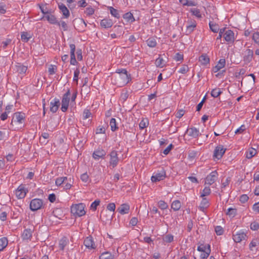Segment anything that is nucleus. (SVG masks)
Wrapping results in <instances>:
<instances>
[{
    "label": "nucleus",
    "mask_w": 259,
    "mask_h": 259,
    "mask_svg": "<svg viewBox=\"0 0 259 259\" xmlns=\"http://www.w3.org/2000/svg\"><path fill=\"white\" fill-rule=\"evenodd\" d=\"M227 215H228L229 217L233 218L237 214V209L235 208H229L226 212Z\"/></svg>",
    "instance_id": "f704fd0d"
},
{
    "label": "nucleus",
    "mask_w": 259,
    "mask_h": 259,
    "mask_svg": "<svg viewBox=\"0 0 259 259\" xmlns=\"http://www.w3.org/2000/svg\"><path fill=\"white\" fill-rule=\"evenodd\" d=\"M155 64L157 67L162 68L165 65V62L159 55V57L156 59Z\"/></svg>",
    "instance_id": "bb28decb"
},
{
    "label": "nucleus",
    "mask_w": 259,
    "mask_h": 259,
    "mask_svg": "<svg viewBox=\"0 0 259 259\" xmlns=\"http://www.w3.org/2000/svg\"><path fill=\"white\" fill-rule=\"evenodd\" d=\"M109 10H110V14L114 16L115 18H119L120 17V15L118 13V11L114 9L112 7H109L108 8Z\"/></svg>",
    "instance_id": "58836bf2"
},
{
    "label": "nucleus",
    "mask_w": 259,
    "mask_h": 259,
    "mask_svg": "<svg viewBox=\"0 0 259 259\" xmlns=\"http://www.w3.org/2000/svg\"><path fill=\"white\" fill-rule=\"evenodd\" d=\"M146 42H147V45H148V46H149V47H151V48H154V47H156V46L157 45V42H156L155 39L153 37H150V38H148Z\"/></svg>",
    "instance_id": "c9c22d12"
},
{
    "label": "nucleus",
    "mask_w": 259,
    "mask_h": 259,
    "mask_svg": "<svg viewBox=\"0 0 259 259\" xmlns=\"http://www.w3.org/2000/svg\"><path fill=\"white\" fill-rule=\"evenodd\" d=\"M190 12L192 13L193 15L196 16L198 18H201L202 17L200 11L198 9H191L190 10Z\"/></svg>",
    "instance_id": "37998d69"
},
{
    "label": "nucleus",
    "mask_w": 259,
    "mask_h": 259,
    "mask_svg": "<svg viewBox=\"0 0 259 259\" xmlns=\"http://www.w3.org/2000/svg\"><path fill=\"white\" fill-rule=\"evenodd\" d=\"M180 3H181L183 6H195L197 3L193 1L189 0H179Z\"/></svg>",
    "instance_id": "7c9ffc66"
},
{
    "label": "nucleus",
    "mask_w": 259,
    "mask_h": 259,
    "mask_svg": "<svg viewBox=\"0 0 259 259\" xmlns=\"http://www.w3.org/2000/svg\"><path fill=\"white\" fill-rule=\"evenodd\" d=\"M101 26L104 28H109L112 27L113 22L112 20L109 19H104L100 22Z\"/></svg>",
    "instance_id": "412c9836"
},
{
    "label": "nucleus",
    "mask_w": 259,
    "mask_h": 259,
    "mask_svg": "<svg viewBox=\"0 0 259 259\" xmlns=\"http://www.w3.org/2000/svg\"><path fill=\"white\" fill-rule=\"evenodd\" d=\"M181 207V203L180 201L179 200H175L174 201L171 205V207L172 209H173L175 211H177L180 209V208Z\"/></svg>",
    "instance_id": "72a5a7b5"
},
{
    "label": "nucleus",
    "mask_w": 259,
    "mask_h": 259,
    "mask_svg": "<svg viewBox=\"0 0 259 259\" xmlns=\"http://www.w3.org/2000/svg\"><path fill=\"white\" fill-rule=\"evenodd\" d=\"M107 208L108 210L111 211H114L115 209V204L114 203H109L107 206Z\"/></svg>",
    "instance_id": "e2e57ef3"
},
{
    "label": "nucleus",
    "mask_w": 259,
    "mask_h": 259,
    "mask_svg": "<svg viewBox=\"0 0 259 259\" xmlns=\"http://www.w3.org/2000/svg\"><path fill=\"white\" fill-rule=\"evenodd\" d=\"M253 52L250 49H247L245 52V55L243 57V61L246 64L250 63L253 58Z\"/></svg>",
    "instance_id": "ddd939ff"
},
{
    "label": "nucleus",
    "mask_w": 259,
    "mask_h": 259,
    "mask_svg": "<svg viewBox=\"0 0 259 259\" xmlns=\"http://www.w3.org/2000/svg\"><path fill=\"white\" fill-rule=\"evenodd\" d=\"M245 130V126L244 125H242L239 128L237 129L235 133V134H241Z\"/></svg>",
    "instance_id": "338daca9"
},
{
    "label": "nucleus",
    "mask_w": 259,
    "mask_h": 259,
    "mask_svg": "<svg viewBox=\"0 0 259 259\" xmlns=\"http://www.w3.org/2000/svg\"><path fill=\"white\" fill-rule=\"evenodd\" d=\"M32 231L30 229H27L24 230L22 235V237L23 240L30 239L32 237Z\"/></svg>",
    "instance_id": "393cba45"
},
{
    "label": "nucleus",
    "mask_w": 259,
    "mask_h": 259,
    "mask_svg": "<svg viewBox=\"0 0 259 259\" xmlns=\"http://www.w3.org/2000/svg\"><path fill=\"white\" fill-rule=\"evenodd\" d=\"M215 231L218 235H221L224 232L223 229L221 226H217L215 228Z\"/></svg>",
    "instance_id": "4d7b16f0"
},
{
    "label": "nucleus",
    "mask_w": 259,
    "mask_h": 259,
    "mask_svg": "<svg viewBox=\"0 0 259 259\" xmlns=\"http://www.w3.org/2000/svg\"><path fill=\"white\" fill-rule=\"evenodd\" d=\"M209 206V201L206 198L202 197V200L199 207L200 210L202 211H204L205 209H206Z\"/></svg>",
    "instance_id": "4be33fe9"
},
{
    "label": "nucleus",
    "mask_w": 259,
    "mask_h": 259,
    "mask_svg": "<svg viewBox=\"0 0 259 259\" xmlns=\"http://www.w3.org/2000/svg\"><path fill=\"white\" fill-rule=\"evenodd\" d=\"M84 13L88 16H91L94 14L95 9L91 7H88L86 8Z\"/></svg>",
    "instance_id": "09e8293b"
},
{
    "label": "nucleus",
    "mask_w": 259,
    "mask_h": 259,
    "mask_svg": "<svg viewBox=\"0 0 259 259\" xmlns=\"http://www.w3.org/2000/svg\"><path fill=\"white\" fill-rule=\"evenodd\" d=\"M27 69V67L20 63H17L15 65V70L19 73L22 74L24 73Z\"/></svg>",
    "instance_id": "b1692460"
},
{
    "label": "nucleus",
    "mask_w": 259,
    "mask_h": 259,
    "mask_svg": "<svg viewBox=\"0 0 259 259\" xmlns=\"http://www.w3.org/2000/svg\"><path fill=\"white\" fill-rule=\"evenodd\" d=\"M27 192V190L25 189L24 186L20 185L16 190V195L18 199H22L25 197Z\"/></svg>",
    "instance_id": "6e6552de"
},
{
    "label": "nucleus",
    "mask_w": 259,
    "mask_h": 259,
    "mask_svg": "<svg viewBox=\"0 0 259 259\" xmlns=\"http://www.w3.org/2000/svg\"><path fill=\"white\" fill-rule=\"evenodd\" d=\"M28 35H29L27 32H22V33L21 34V39L25 42H27L30 38V37L28 36Z\"/></svg>",
    "instance_id": "3c124183"
},
{
    "label": "nucleus",
    "mask_w": 259,
    "mask_h": 259,
    "mask_svg": "<svg viewBox=\"0 0 259 259\" xmlns=\"http://www.w3.org/2000/svg\"><path fill=\"white\" fill-rule=\"evenodd\" d=\"M69 47L70 49V64L74 65L77 63L75 55V45L74 44H70Z\"/></svg>",
    "instance_id": "4468645a"
},
{
    "label": "nucleus",
    "mask_w": 259,
    "mask_h": 259,
    "mask_svg": "<svg viewBox=\"0 0 259 259\" xmlns=\"http://www.w3.org/2000/svg\"><path fill=\"white\" fill-rule=\"evenodd\" d=\"M100 259H113V256L109 252H105L100 255Z\"/></svg>",
    "instance_id": "a19ab883"
},
{
    "label": "nucleus",
    "mask_w": 259,
    "mask_h": 259,
    "mask_svg": "<svg viewBox=\"0 0 259 259\" xmlns=\"http://www.w3.org/2000/svg\"><path fill=\"white\" fill-rule=\"evenodd\" d=\"M24 113L16 112L14 114L11 124L12 125L21 124L22 125L24 120Z\"/></svg>",
    "instance_id": "f03ea898"
},
{
    "label": "nucleus",
    "mask_w": 259,
    "mask_h": 259,
    "mask_svg": "<svg viewBox=\"0 0 259 259\" xmlns=\"http://www.w3.org/2000/svg\"><path fill=\"white\" fill-rule=\"evenodd\" d=\"M247 236L243 232H238L235 234H233V239L235 242L239 243L246 239Z\"/></svg>",
    "instance_id": "9d476101"
},
{
    "label": "nucleus",
    "mask_w": 259,
    "mask_h": 259,
    "mask_svg": "<svg viewBox=\"0 0 259 259\" xmlns=\"http://www.w3.org/2000/svg\"><path fill=\"white\" fill-rule=\"evenodd\" d=\"M67 180V178L66 177H60L56 180L55 184L57 186H61L64 183H65L66 181Z\"/></svg>",
    "instance_id": "ea45409f"
},
{
    "label": "nucleus",
    "mask_w": 259,
    "mask_h": 259,
    "mask_svg": "<svg viewBox=\"0 0 259 259\" xmlns=\"http://www.w3.org/2000/svg\"><path fill=\"white\" fill-rule=\"evenodd\" d=\"M100 201L99 200H96L94 201L91 205V208L94 210H96L97 207L100 204Z\"/></svg>",
    "instance_id": "6e6d98bb"
},
{
    "label": "nucleus",
    "mask_w": 259,
    "mask_h": 259,
    "mask_svg": "<svg viewBox=\"0 0 259 259\" xmlns=\"http://www.w3.org/2000/svg\"><path fill=\"white\" fill-rule=\"evenodd\" d=\"M58 7L64 17L68 18L70 16V12L66 6L62 3H61L58 4Z\"/></svg>",
    "instance_id": "a211bd4d"
},
{
    "label": "nucleus",
    "mask_w": 259,
    "mask_h": 259,
    "mask_svg": "<svg viewBox=\"0 0 259 259\" xmlns=\"http://www.w3.org/2000/svg\"><path fill=\"white\" fill-rule=\"evenodd\" d=\"M256 154L255 151V149L253 148H251L249 151L246 152V157L248 159H250L254 156Z\"/></svg>",
    "instance_id": "49530a36"
},
{
    "label": "nucleus",
    "mask_w": 259,
    "mask_h": 259,
    "mask_svg": "<svg viewBox=\"0 0 259 259\" xmlns=\"http://www.w3.org/2000/svg\"><path fill=\"white\" fill-rule=\"evenodd\" d=\"M47 20L52 24H57L58 23V21L57 20L56 17L53 15L50 14L45 16Z\"/></svg>",
    "instance_id": "cd10ccee"
},
{
    "label": "nucleus",
    "mask_w": 259,
    "mask_h": 259,
    "mask_svg": "<svg viewBox=\"0 0 259 259\" xmlns=\"http://www.w3.org/2000/svg\"><path fill=\"white\" fill-rule=\"evenodd\" d=\"M69 101V97H65L63 96L61 102V110L63 112H65L67 111L68 108Z\"/></svg>",
    "instance_id": "6ab92c4d"
},
{
    "label": "nucleus",
    "mask_w": 259,
    "mask_h": 259,
    "mask_svg": "<svg viewBox=\"0 0 259 259\" xmlns=\"http://www.w3.org/2000/svg\"><path fill=\"white\" fill-rule=\"evenodd\" d=\"M222 93L220 89H214L211 91V95L214 98H217Z\"/></svg>",
    "instance_id": "a18cd8bd"
},
{
    "label": "nucleus",
    "mask_w": 259,
    "mask_h": 259,
    "mask_svg": "<svg viewBox=\"0 0 259 259\" xmlns=\"http://www.w3.org/2000/svg\"><path fill=\"white\" fill-rule=\"evenodd\" d=\"M57 68L55 65H51L50 66L48 71L49 72L50 74H53L55 73V71L56 70Z\"/></svg>",
    "instance_id": "bf43d9fd"
},
{
    "label": "nucleus",
    "mask_w": 259,
    "mask_h": 259,
    "mask_svg": "<svg viewBox=\"0 0 259 259\" xmlns=\"http://www.w3.org/2000/svg\"><path fill=\"white\" fill-rule=\"evenodd\" d=\"M173 239H174L173 236L171 235H170V234L166 235L163 238L164 241L165 242H167V243H170V242H172L173 241Z\"/></svg>",
    "instance_id": "603ef678"
},
{
    "label": "nucleus",
    "mask_w": 259,
    "mask_h": 259,
    "mask_svg": "<svg viewBox=\"0 0 259 259\" xmlns=\"http://www.w3.org/2000/svg\"><path fill=\"white\" fill-rule=\"evenodd\" d=\"M110 156V161L109 164L110 166H112V168L115 167L117 166L118 161L119 158L118 157V154L116 151H112L109 154Z\"/></svg>",
    "instance_id": "20e7f679"
},
{
    "label": "nucleus",
    "mask_w": 259,
    "mask_h": 259,
    "mask_svg": "<svg viewBox=\"0 0 259 259\" xmlns=\"http://www.w3.org/2000/svg\"><path fill=\"white\" fill-rule=\"evenodd\" d=\"M218 178V173L217 171H212L205 178V184L208 185H212Z\"/></svg>",
    "instance_id": "0eeeda50"
},
{
    "label": "nucleus",
    "mask_w": 259,
    "mask_h": 259,
    "mask_svg": "<svg viewBox=\"0 0 259 259\" xmlns=\"http://www.w3.org/2000/svg\"><path fill=\"white\" fill-rule=\"evenodd\" d=\"M106 155V152L103 149H97L95 151L93 154V158L96 160H99L101 158H103Z\"/></svg>",
    "instance_id": "dca6fc26"
},
{
    "label": "nucleus",
    "mask_w": 259,
    "mask_h": 259,
    "mask_svg": "<svg viewBox=\"0 0 259 259\" xmlns=\"http://www.w3.org/2000/svg\"><path fill=\"white\" fill-rule=\"evenodd\" d=\"M91 113L88 109H85L83 113V117L84 119H86L90 117Z\"/></svg>",
    "instance_id": "13d9d810"
},
{
    "label": "nucleus",
    "mask_w": 259,
    "mask_h": 259,
    "mask_svg": "<svg viewBox=\"0 0 259 259\" xmlns=\"http://www.w3.org/2000/svg\"><path fill=\"white\" fill-rule=\"evenodd\" d=\"M148 124V120L147 119H143L142 120H141V121L139 123V127L141 129H144V128L147 127Z\"/></svg>",
    "instance_id": "8fccbe9b"
},
{
    "label": "nucleus",
    "mask_w": 259,
    "mask_h": 259,
    "mask_svg": "<svg viewBox=\"0 0 259 259\" xmlns=\"http://www.w3.org/2000/svg\"><path fill=\"white\" fill-rule=\"evenodd\" d=\"M197 23L194 19H190L187 21V26L186 28V34L187 35L191 34L196 27Z\"/></svg>",
    "instance_id": "39448f33"
},
{
    "label": "nucleus",
    "mask_w": 259,
    "mask_h": 259,
    "mask_svg": "<svg viewBox=\"0 0 259 259\" xmlns=\"http://www.w3.org/2000/svg\"><path fill=\"white\" fill-rule=\"evenodd\" d=\"M80 179L83 182L87 183L89 181V176L87 173H84L82 174L80 176Z\"/></svg>",
    "instance_id": "052dcab7"
},
{
    "label": "nucleus",
    "mask_w": 259,
    "mask_h": 259,
    "mask_svg": "<svg viewBox=\"0 0 259 259\" xmlns=\"http://www.w3.org/2000/svg\"><path fill=\"white\" fill-rule=\"evenodd\" d=\"M123 18L127 22H133L135 21L133 15L131 12H127L124 14L123 16Z\"/></svg>",
    "instance_id": "c756f323"
},
{
    "label": "nucleus",
    "mask_w": 259,
    "mask_h": 259,
    "mask_svg": "<svg viewBox=\"0 0 259 259\" xmlns=\"http://www.w3.org/2000/svg\"><path fill=\"white\" fill-rule=\"evenodd\" d=\"M209 25L210 29L212 32L216 33L219 30V28L218 25L210 22Z\"/></svg>",
    "instance_id": "de8ad7c7"
},
{
    "label": "nucleus",
    "mask_w": 259,
    "mask_h": 259,
    "mask_svg": "<svg viewBox=\"0 0 259 259\" xmlns=\"http://www.w3.org/2000/svg\"><path fill=\"white\" fill-rule=\"evenodd\" d=\"M130 210V206L127 204H121L118 208L117 211L121 214H127L128 213Z\"/></svg>",
    "instance_id": "aec40b11"
},
{
    "label": "nucleus",
    "mask_w": 259,
    "mask_h": 259,
    "mask_svg": "<svg viewBox=\"0 0 259 259\" xmlns=\"http://www.w3.org/2000/svg\"><path fill=\"white\" fill-rule=\"evenodd\" d=\"M224 38L228 43H233L234 41V33L231 30H228L224 34Z\"/></svg>",
    "instance_id": "f8f14e48"
},
{
    "label": "nucleus",
    "mask_w": 259,
    "mask_h": 259,
    "mask_svg": "<svg viewBox=\"0 0 259 259\" xmlns=\"http://www.w3.org/2000/svg\"><path fill=\"white\" fill-rule=\"evenodd\" d=\"M226 150V149L224 148L222 145L217 146L214 151L213 156L218 159L221 158Z\"/></svg>",
    "instance_id": "1a4fd4ad"
},
{
    "label": "nucleus",
    "mask_w": 259,
    "mask_h": 259,
    "mask_svg": "<svg viewBox=\"0 0 259 259\" xmlns=\"http://www.w3.org/2000/svg\"><path fill=\"white\" fill-rule=\"evenodd\" d=\"M60 105V100L58 98H54L50 102V111L55 113Z\"/></svg>",
    "instance_id": "9b49d317"
},
{
    "label": "nucleus",
    "mask_w": 259,
    "mask_h": 259,
    "mask_svg": "<svg viewBox=\"0 0 259 259\" xmlns=\"http://www.w3.org/2000/svg\"><path fill=\"white\" fill-rule=\"evenodd\" d=\"M68 242V239L65 237H63L59 241V246L61 250H63L64 249V247L67 244Z\"/></svg>",
    "instance_id": "473e14b6"
},
{
    "label": "nucleus",
    "mask_w": 259,
    "mask_h": 259,
    "mask_svg": "<svg viewBox=\"0 0 259 259\" xmlns=\"http://www.w3.org/2000/svg\"><path fill=\"white\" fill-rule=\"evenodd\" d=\"M12 41V40L11 39H10V38H7L6 39V40L2 42V44H3V48L4 49H5L8 46V45H9L11 42Z\"/></svg>",
    "instance_id": "69168bd1"
},
{
    "label": "nucleus",
    "mask_w": 259,
    "mask_h": 259,
    "mask_svg": "<svg viewBox=\"0 0 259 259\" xmlns=\"http://www.w3.org/2000/svg\"><path fill=\"white\" fill-rule=\"evenodd\" d=\"M165 177V171L163 168H162L160 171H158V172L151 177V181L153 182H156L163 180Z\"/></svg>",
    "instance_id": "423d86ee"
},
{
    "label": "nucleus",
    "mask_w": 259,
    "mask_h": 259,
    "mask_svg": "<svg viewBox=\"0 0 259 259\" xmlns=\"http://www.w3.org/2000/svg\"><path fill=\"white\" fill-rule=\"evenodd\" d=\"M110 125L111 127V130L113 132L115 131L118 128V127L116 125V120L115 118H112L110 119Z\"/></svg>",
    "instance_id": "79ce46f5"
},
{
    "label": "nucleus",
    "mask_w": 259,
    "mask_h": 259,
    "mask_svg": "<svg viewBox=\"0 0 259 259\" xmlns=\"http://www.w3.org/2000/svg\"><path fill=\"white\" fill-rule=\"evenodd\" d=\"M245 73H246L245 69L242 68L240 70L239 72L235 73V76L238 79H240L241 78L242 80H243V76H245V75H246Z\"/></svg>",
    "instance_id": "e433bc0d"
},
{
    "label": "nucleus",
    "mask_w": 259,
    "mask_h": 259,
    "mask_svg": "<svg viewBox=\"0 0 259 259\" xmlns=\"http://www.w3.org/2000/svg\"><path fill=\"white\" fill-rule=\"evenodd\" d=\"M116 72L119 74H121L124 76L125 77L123 78V79H127V81L131 80L130 75H128L127 74V72L125 69H118Z\"/></svg>",
    "instance_id": "2f4dec72"
},
{
    "label": "nucleus",
    "mask_w": 259,
    "mask_h": 259,
    "mask_svg": "<svg viewBox=\"0 0 259 259\" xmlns=\"http://www.w3.org/2000/svg\"><path fill=\"white\" fill-rule=\"evenodd\" d=\"M252 39L259 46V32H256L253 33L252 35Z\"/></svg>",
    "instance_id": "864d4df0"
},
{
    "label": "nucleus",
    "mask_w": 259,
    "mask_h": 259,
    "mask_svg": "<svg viewBox=\"0 0 259 259\" xmlns=\"http://www.w3.org/2000/svg\"><path fill=\"white\" fill-rule=\"evenodd\" d=\"M210 253V247L209 244H207V247L206 251L202 252V253L200 255V256L202 258L205 259L209 255Z\"/></svg>",
    "instance_id": "4c0bfd02"
},
{
    "label": "nucleus",
    "mask_w": 259,
    "mask_h": 259,
    "mask_svg": "<svg viewBox=\"0 0 259 259\" xmlns=\"http://www.w3.org/2000/svg\"><path fill=\"white\" fill-rule=\"evenodd\" d=\"M175 60L177 61H182L183 60V55L178 53L175 56Z\"/></svg>",
    "instance_id": "680f3d73"
},
{
    "label": "nucleus",
    "mask_w": 259,
    "mask_h": 259,
    "mask_svg": "<svg viewBox=\"0 0 259 259\" xmlns=\"http://www.w3.org/2000/svg\"><path fill=\"white\" fill-rule=\"evenodd\" d=\"M43 201L40 199H33L30 203V208L32 211L37 210L40 209L42 206Z\"/></svg>",
    "instance_id": "7ed1b4c3"
},
{
    "label": "nucleus",
    "mask_w": 259,
    "mask_h": 259,
    "mask_svg": "<svg viewBox=\"0 0 259 259\" xmlns=\"http://www.w3.org/2000/svg\"><path fill=\"white\" fill-rule=\"evenodd\" d=\"M8 240L6 237L0 238V251L4 250L8 245Z\"/></svg>",
    "instance_id": "c85d7f7f"
},
{
    "label": "nucleus",
    "mask_w": 259,
    "mask_h": 259,
    "mask_svg": "<svg viewBox=\"0 0 259 259\" xmlns=\"http://www.w3.org/2000/svg\"><path fill=\"white\" fill-rule=\"evenodd\" d=\"M158 206L161 209H165L167 208L168 205L164 201L160 200L158 202Z\"/></svg>",
    "instance_id": "5fc2aeb1"
},
{
    "label": "nucleus",
    "mask_w": 259,
    "mask_h": 259,
    "mask_svg": "<svg viewBox=\"0 0 259 259\" xmlns=\"http://www.w3.org/2000/svg\"><path fill=\"white\" fill-rule=\"evenodd\" d=\"M226 61L224 59H221L219 60L218 63L213 67L212 72L213 73H217L221 69L225 67Z\"/></svg>",
    "instance_id": "f3484780"
},
{
    "label": "nucleus",
    "mask_w": 259,
    "mask_h": 259,
    "mask_svg": "<svg viewBox=\"0 0 259 259\" xmlns=\"http://www.w3.org/2000/svg\"><path fill=\"white\" fill-rule=\"evenodd\" d=\"M71 212L74 215L81 217L85 214L84 205L83 203H79L72 205L71 207Z\"/></svg>",
    "instance_id": "f257e3e1"
},
{
    "label": "nucleus",
    "mask_w": 259,
    "mask_h": 259,
    "mask_svg": "<svg viewBox=\"0 0 259 259\" xmlns=\"http://www.w3.org/2000/svg\"><path fill=\"white\" fill-rule=\"evenodd\" d=\"M258 244V241L256 239L253 240L250 243L249 248L252 250V248L256 246Z\"/></svg>",
    "instance_id": "0e129e2a"
},
{
    "label": "nucleus",
    "mask_w": 259,
    "mask_h": 259,
    "mask_svg": "<svg viewBox=\"0 0 259 259\" xmlns=\"http://www.w3.org/2000/svg\"><path fill=\"white\" fill-rule=\"evenodd\" d=\"M211 190L209 187H205L201 193L200 197H204L206 196H208L210 194Z\"/></svg>",
    "instance_id": "c03bdc74"
},
{
    "label": "nucleus",
    "mask_w": 259,
    "mask_h": 259,
    "mask_svg": "<svg viewBox=\"0 0 259 259\" xmlns=\"http://www.w3.org/2000/svg\"><path fill=\"white\" fill-rule=\"evenodd\" d=\"M77 4L79 7L84 8L87 6V3L85 0H79L77 2Z\"/></svg>",
    "instance_id": "774afa93"
},
{
    "label": "nucleus",
    "mask_w": 259,
    "mask_h": 259,
    "mask_svg": "<svg viewBox=\"0 0 259 259\" xmlns=\"http://www.w3.org/2000/svg\"><path fill=\"white\" fill-rule=\"evenodd\" d=\"M199 61L202 65H206L209 63V58L206 54H202L199 58Z\"/></svg>",
    "instance_id": "a878e982"
},
{
    "label": "nucleus",
    "mask_w": 259,
    "mask_h": 259,
    "mask_svg": "<svg viewBox=\"0 0 259 259\" xmlns=\"http://www.w3.org/2000/svg\"><path fill=\"white\" fill-rule=\"evenodd\" d=\"M84 245L89 249H94L96 247L95 244L92 237H87L84 240Z\"/></svg>",
    "instance_id": "2eb2a0df"
},
{
    "label": "nucleus",
    "mask_w": 259,
    "mask_h": 259,
    "mask_svg": "<svg viewBox=\"0 0 259 259\" xmlns=\"http://www.w3.org/2000/svg\"><path fill=\"white\" fill-rule=\"evenodd\" d=\"M200 135L199 130L195 127L190 128L189 130V135L194 138H197Z\"/></svg>",
    "instance_id": "5701e85b"
}]
</instances>
